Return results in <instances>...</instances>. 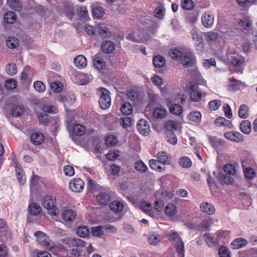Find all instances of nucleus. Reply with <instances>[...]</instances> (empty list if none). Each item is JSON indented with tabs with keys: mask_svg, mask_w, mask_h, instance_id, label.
<instances>
[{
	"mask_svg": "<svg viewBox=\"0 0 257 257\" xmlns=\"http://www.w3.org/2000/svg\"><path fill=\"white\" fill-rule=\"evenodd\" d=\"M34 235L37 237L38 243L44 247L46 249L55 252L57 248H59V245L56 244L52 241L49 237L42 231H36L35 232Z\"/></svg>",
	"mask_w": 257,
	"mask_h": 257,
	"instance_id": "nucleus-1",
	"label": "nucleus"
},
{
	"mask_svg": "<svg viewBox=\"0 0 257 257\" xmlns=\"http://www.w3.org/2000/svg\"><path fill=\"white\" fill-rule=\"evenodd\" d=\"M63 242L67 244L70 247H77L70 250V253L75 257H78L81 251L79 247H84L86 245V243L84 241L78 238H66L64 239Z\"/></svg>",
	"mask_w": 257,
	"mask_h": 257,
	"instance_id": "nucleus-2",
	"label": "nucleus"
},
{
	"mask_svg": "<svg viewBox=\"0 0 257 257\" xmlns=\"http://www.w3.org/2000/svg\"><path fill=\"white\" fill-rule=\"evenodd\" d=\"M42 206L48 211L51 216H56L59 213L55 198L51 196H46L42 201Z\"/></svg>",
	"mask_w": 257,
	"mask_h": 257,
	"instance_id": "nucleus-3",
	"label": "nucleus"
},
{
	"mask_svg": "<svg viewBox=\"0 0 257 257\" xmlns=\"http://www.w3.org/2000/svg\"><path fill=\"white\" fill-rule=\"evenodd\" d=\"M97 93L99 96V104L101 109H106L111 105V98L109 92L103 87L97 89Z\"/></svg>",
	"mask_w": 257,
	"mask_h": 257,
	"instance_id": "nucleus-4",
	"label": "nucleus"
},
{
	"mask_svg": "<svg viewBox=\"0 0 257 257\" xmlns=\"http://www.w3.org/2000/svg\"><path fill=\"white\" fill-rule=\"evenodd\" d=\"M190 34L193 41L195 42V47L196 50L202 53L204 50V42L203 39V33L199 30L194 28L190 31Z\"/></svg>",
	"mask_w": 257,
	"mask_h": 257,
	"instance_id": "nucleus-5",
	"label": "nucleus"
},
{
	"mask_svg": "<svg viewBox=\"0 0 257 257\" xmlns=\"http://www.w3.org/2000/svg\"><path fill=\"white\" fill-rule=\"evenodd\" d=\"M146 31L144 29H139L129 33L126 39L136 43H142L147 40L145 37Z\"/></svg>",
	"mask_w": 257,
	"mask_h": 257,
	"instance_id": "nucleus-6",
	"label": "nucleus"
},
{
	"mask_svg": "<svg viewBox=\"0 0 257 257\" xmlns=\"http://www.w3.org/2000/svg\"><path fill=\"white\" fill-rule=\"evenodd\" d=\"M168 194L167 191H157L155 195V201L154 203V208L158 211H160L162 209L164 203L163 199L165 198Z\"/></svg>",
	"mask_w": 257,
	"mask_h": 257,
	"instance_id": "nucleus-7",
	"label": "nucleus"
},
{
	"mask_svg": "<svg viewBox=\"0 0 257 257\" xmlns=\"http://www.w3.org/2000/svg\"><path fill=\"white\" fill-rule=\"evenodd\" d=\"M189 88L190 90V98L192 101L199 102L201 100L202 94L199 90L197 84L190 83Z\"/></svg>",
	"mask_w": 257,
	"mask_h": 257,
	"instance_id": "nucleus-8",
	"label": "nucleus"
},
{
	"mask_svg": "<svg viewBox=\"0 0 257 257\" xmlns=\"http://www.w3.org/2000/svg\"><path fill=\"white\" fill-rule=\"evenodd\" d=\"M180 60L183 65L187 67L194 66L196 62L195 55L191 52L183 53Z\"/></svg>",
	"mask_w": 257,
	"mask_h": 257,
	"instance_id": "nucleus-9",
	"label": "nucleus"
},
{
	"mask_svg": "<svg viewBox=\"0 0 257 257\" xmlns=\"http://www.w3.org/2000/svg\"><path fill=\"white\" fill-rule=\"evenodd\" d=\"M96 200L97 202L102 205H106L110 201V191L109 188H105L101 190L99 193L96 196Z\"/></svg>",
	"mask_w": 257,
	"mask_h": 257,
	"instance_id": "nucleus-10",
	"label": "nucleus"
},
{
	"mask_svg": "<svg viewBox=\"0 0 257 257\" xmlns=\"http://www.w3.org/2000/svg\"><path fill=\"white\" fill-rule=\"evenodd\" d=\"M109 207L115 213L125 211L127 209L126 204L122 200L113 201L109 204Z\"/></svg>",
	"mask_w": 257,
	"mask_h": 257,
	"instance_id": "nucleus-11",
	"label": "nucleus"
},
{
	"mask_svg": "<svg viewBox=\"0 0 257 257\" xmlns=\"http://www.w3.org/2000/svg\"><path fill=\"white\" fill-rule=\"evenodd\" d=\"M139 132L144 136H147L150 132V125L149 123L145 119H140L137 125Z\"/></svg>",
	"mask_w": 257,
	"mask_h": 257,
	"instance_id": "nucleus-12",
	"label": "nucleus"
},
{
	"mask_svg": "<svg viewBox=\"0 0 257 257\" xmlns=\"http://www.w3.org/2000/svg\"><path fill=\"white\" fill-rule=\"evenodd\" d=\"M84 183L80 178H75L71 180L69 183V188L71 191L74 192H80L84 188Z\"/></svg>",
	"mask_w": 257,
	"mask_h": 257,
	"instance_id": "nucleus-13",
	"label": "nucleus"
},
{
	"mask_svg": "<svg viewBox=\"0 0 257 257\" xmlns=\"http://www.w3.org/2000/svg\"><path fill=\"white\" fill-rule=\"evenodd\" d=\"M224 137L227 140L236 143L241 142L244 139V136L238 132H228L225 133Z\"/></svg>",
	"mask_w": 257,
	"mask_h": 257,
	"instance_id": "nucleus-14",
	"label": "nucleus"
},
{
	"mask_svg": "<svg viewBox=\"0 0 257 257\" xmlns=\"http://www.w3.org/2000/svg\"><path fill=\"white\" fill-rule=\"evenodd\" d=\"M203 25L206 28H210L212 26L214 21L213 14L209 11L205 12L201 18Z\"/></svg>",
	"mask_w": 257,
	"mask_h": 257,
	"instance_id": "nucleus-15",
	"label": "nucleus"
},
{
	"mask_svg": "<svg viewBox=\"0 0 257 257\" xmlns=\"http://www.w3.org/2000/svg\"><path fill=\"white\" fill-rule=\"evenodd\" d=\"M12 160L15 164V167L18 181L20 184L23 185L26 182V177L24 175V171L20 164L16 160L15 157L12 159Z\"/></svg>",
	"mask_w": 257,
	"mask_h": 257,
	"instance_id": "nucleus-16",
	"label": "nucleus"
},
{
	"mask_svg": "<svg viewBox=\"0 0 257 257\" xmlns=\"http://www.w3.org/2000/svg\"><path fill=\"white\" fill-rule=\"evenodd\" d=\"M157 160L163 165H169L171 163V157L166 152H159L157 154Z\"/></svg>",
	"mask_w": 257,
	"mask_h": 257,
	"instance_id": "nucleus-17",
	"label": "nucleus"
},
{
	"mask_svg": "<svg viewBox=\"0 0 257 257\" xmlns=\"http://www.w3.org/2000/svg\"><path fill=\"white\" fill-rule=\"evenodd\" d=\"M59 99L66 106L67 104H72L75 102V96L73 93L68 92L64 95H61Z\"/></svg>",
	"mask_w": 257,
	"mask_h": 257,
	"instance_id": "nucleus-18",
	"label": "nucleus"
},
{
	"mask_svg": "<svg viewBox=\"0 0 257 257\" xmlns=\"http://www.w3.org/2000/svg\"><path fill=\"white\" fill-rule=\"evenodd\" d=\"M190 74L193 79L198 82V84L205 85L206 84V81L202 77L197 68L195 67L192 70Z\"/></svg>",
	"mask_w": 257,
	"mask_h": 257,
	"instance_id": "nucleus-19",
	"label": "nucleus"
},
{
	"mask_svg": "<svg viewBox=\"0 0 257 257\" xmlns=\"http://www.w3.org/2000/svg\"><path fill=\"white\" fill-rule=\"evenodd\" d=\"M76 217V212L72 209H66L62 213V217L65 222L74 221Z\"/></svg>",
	"mask_w": 257,
	"mask_h": 257,
	"instance_id": "nucleus-20",
	"label": "nucleus"
},
{
	"mask_svg": "<svg viewBox=\"0 0 257 257\" xmlns=\"http://www.w3.org/2000/svg\"><path fill=\"white\" fill-rule=\"evenodd\" d=\"M201 210L208 215H212L215 212L214 206L208 202H203L200 206Z\"/></svg>",
	"mask_w": 257,
	"mask_h": 257,
	"instance_id": "nucleus-21",
	"label": "nucleus"
},
{
	"mask_svg": "<svg viewBox=\"0 0 257 257\" xmlns=\"http://www.w3.org/2000/svg\"><path fill=\"white\" fill-rule=\"evenodd\" d=\"M247 241L243 238H238L234 239L231 243L230 246L233 249H237L246 245Z\"/></svg>",
	"mask_w": 257,
	"mask_h": 257,
	"instance_id": "nucleus-22",
	"label": "nucleus"
},
{
	"mask_svg": "<svg viewBox=\"0 0 257 257\" xmlns=\"http://www.w3.org/2000/svg\"><path fill=\"white\" fill-rule=\"evenodd\" d=\"M160 164L161 162L158 160L151 159L149 161V166L152 169L159 172H165L166 167H162Z\"/></svg>",
	"mask_w": 257,
	"mask_h": 257,
	"instance_id": "nucleus-23",
	"label": "nucleus"
},
{
	"mask_svg": "<svg viewBox=\"0 0 257 257\" xmlns=\"http://www.w3.org/2000/svg\"><path fill=\"white\" fill-rule=\"evenodd\" d=\"M31 141L32 144L39 145L44 141V137L42 133L36 132L31 135Z\"/></svg>",
	"mask_w": 257,
	"mask_h": 257,
	"instance_id": "nucleus-24",
	"label": "nucleus"
},
{
	"mask_svg": "<svg viewBox=\"0 0 257 257\" xmlns=\"http://www.w3.org/2000/svg\"><path fill=\"white\" fill-rule=\"evenodd\" d=\"M86 132L85 127L79 123H76L73 126L72 134L77 136H82Z\"/></svg>",
	"mask_w": 257,
	"mask_h": 257,
	"instance_id": "nucleus-25",
	"label": "nucleus"
},
{
	"mask_svg": "<svg viewBox=\"0 0 257 257\" xmlns=\"http://www.w3.org/2000/svg\"><path fill=\"white\" fill-rule=\"evenodd\" d=\"M74 64L78 68H84L87 65L86 58L83 55H78L74 59Z\"/></svg>",
	"mask_w": 257,
	"mask_h": 257,
	"instance_id": "nucleus-26",
	"label": "nucleus"
},
{
	"mask_svg": "<svg viewBox=\"0 0 257 257\" xmlns=\"http://www.w3.org/2000/svg\"><path fill=\"white\" fill-rule=\"evenodd\" d=\"M102 51L106 54L112 53L114 49V43L110 41H105L101 45Z\"/></svg>",
	"mask_w": 257,
	"mask_h": 257,
	"instance_id": "nucleus-27",
	"label": "nucleus"
},
{
	"mask_svg": "<svg viewBox=\"0 0 257 257\" xmlns=\"http://www.w3.org/2000/svg\"><path fill=\"white\" fill-rule=\"evenodd\" d=\"M188 118L192 122L198 123L201 120L202 114L199 111H192L189 113Z\"/></svg>",
	"mask_w": 257,
	"mask_h": 257,
	"instance_id": "nucleus-28",
	"label": "nucleus"
},
{
	"mask_svg": "<svg viewBox=\"0 0 257 257\" xmlns=\"http://www.w3.org/2000/svg\"><path fill=\"white\" fill-rule=\"evenodd\" d=\"M239 127L240 131L244 134H249L251 130V123L248 120H242Z\"/></svg>",
	"mask_w": 257,
	"mask_h": 257,
	"instance_id": "nucleus-29",
	"label": "nucleus"
},
{
	"mask_svg": "<svg viewBox=\"0 0 257 257\" xmlns=\"http://www.w3.org/2000/svg\"><path fill=\"white\" fill-rule=\"evenodd\" d=\"M175 249L179 257H184L185 255V248L184 243L182 239L180 240L179 241L174 243Z\"/></svg>",
	"mask_w": 257,
	"mask_h": 257,
	"instance_id": "nucleus-30",
	"label": "nucleus"
},
{
	"mask_svg": "<svg viewBox=\"0 0 257 257\" xmlns=\"http://www.w3.org/2000/svg\"><path fill=\"white\" fill-rule=\"evenodd\" d=\"M169 110L170 112L176 115H180L183 110L182 105L179 104L173 103L170 105Z\"/></svg>",
	"mask_w": 257,
	"mask_h": 257,
	"instance_id": "nucleus-31",
	"label": "nucleus"
},
{
	"mask_svg": "<svg viewBox=\"0 0 257 257\" xmlns=\"http://www.w3.org/2000/svg\"><path fill=\"white\" fill-rule=\"evenodd\" d=\"M41 210V207L38 204L32 203L29 205L28 212L32 215L36 216L38 215Z\"/></svg>",
	"mask_w": 257,
	"mask_h": 257,
	"instance_id": "nucleus-32",
	"label": "nucleus"
},
{
	"mask_svg": "<svg viewBox=\"0 0 257 257\" xmlns=\"http://www.w3.org/2000/svg\"><path fill=\"white\" fill-rule=\"evenodd\" d=\"M179 164L184 168H189L192 166L191 159L187 156H182L178 159Z\"/></svg>",
	"mask_w": 257,
	"mask_h": 257,
	"instance_id": "nucleus-33",
	"label": "nucleus"
},
{
	"mask_svg": "<svg viewBox=\"0 0 257 257\" xmlns=\"http://www.w3.org/2000/svg\"><path fill=\"white\" fill-rule=\"evenodd\" d=\"M25 110L23 105H14L12 107V113L14 116H19L24 112Z\"/></svg>",
	"mask_w": 257,
	"mask_h": 257,
	"instance_id": "nucleus-34",
	"label": "nucleus"
},
{
	"mask_svg": "<svg viewBox=\"0 0 257 257\" xmlns=\"http://www.w3.org/2000/svg\"><path fill=\"white\" fill-rule=\"evenodd\" d=\"M214 124L216 126H226L229 127L232 126V124L229 120L223 117H219L214 121Z\"/></svg>",
	"mask_w": 257,
	"mask_h": 257,
	"instance_id": "nucleus-35",
	"label": "nucleus"
},
{
	"mask_svg": "<svg viewBox=\"0 0 257 257\" xmlns=\"http://www.w3.org/2000/svg\"><path fill=\"white\" fill-rule=\"evenodd\" d=\"M93 16L97 19L101 18L104 14V10L101 6H94L92 9Z\"/></svg>",
	"mask_w": 257,
	"mask_h": 257,
	"instance_id": "nucleus-36",
	"label": "nucleus"
},
{
	"mask_svg": "<svg viewBox=\"0 0 257 257\" xmlns=\"http://www.w3.org/2000/svg\"><path fill=\"white\" fill-rule=\"evenodd\" d=\"M135 169L140 173H144L147 171V166L142 161L139 160L135 162L134 165Z\"/></svg>",
	"mask_w": 257,
	"mask_h": 257,
	"instance_id": "nucleus-37",
	"label": "nucleus"
},
{
	"mask_svg": "<svg viewBox=\"0 0 257 257\" xmlns=\"http://www.w3.org/2000/svg\"><path fill=\"white\" fill-rule=\"evenodd\" d=\"M93 60L94 66L96 69L101 70L105 67V62L102 58L95 56Z\"/></svg>",
	"mask_w": 257,
	"mask_h": 257,
	"instance_id": "nucleus-38",
	"label": "nucleus"
},
{
	"mask_svg": "<svg viewBox=\"0 0 257 257\" xmlns=\"http://www.w3.org/2000/svg\"><path fill=\"white\" fill-rule=\"evenodd\" d=\"M16 19V15L14 12L9 11L4 14V21L6 23L13 24Z\"/></svg>",
	"mask_w": 257,
	"mask_h": 257,
	"instance_id": "nucleus-39",
	"label": "nucleus"
},
{
	"mask_svg": "<svg viewBox=\"0 0 257 257\" xmlns=\"http://www.w3.org/2000/svg\"><path fill=\"white\" fill-rule=\"evenodd\" d=\"M134 123V121L128 116L120 118L119 119L120 125L125 129L130 127Z\"/></svg>",
	"mask_w": 257,
	"mask_h": 257,
	"instance_id": "nucleus-40",
	"label": "nucleus"
},
{
	"mask_svg": "<svg viewBox=\"0 0 257 257\" xmlns=\"http://www.w3.org/2000/svg\"><path fill=\"white\" fill-rule=\"evenodd\" d=\"M166 114V110L161 107L155 108L153 112L154 117L157 119H162L164 118Z\"/></svg>",
	"mask_w": 257,
	"mask_h": 257,
	"instance_id": "nucleus-41",
	"label": "nucleus"
},
{
	"mask_svg": "<svg viewBox=\"0 0 257 257\" xmlns=\"http://www.w3.org/2000/svg\"><path fill=\"white\" fill-rule=\"evenodd\" d=\"M97 30L99 35L102 38H107L111 35L110 32L104 25H101Z\"/></svg>",
	"mask_w": 257,
	"mask_h": 257,
	"instance_id": "nucleus-42",
	"label": "nucleus"
},
{
	"mask_svg": "<svg viewBox=\"0 0 257 257\" xmlns=\"http://www.w3.org/2000/svg\"><path fill=\"white\" fill-rule=\"evenodd\" d=\"M165 126L167 131H176L178 127V122L176 120H169L166 122Z\"/></svg>",
	"mask_w": 257,
	"mask_h": 257,
	"instance_id": "nucleus-43",
	"label": "nucleus"
},
{
	"mask_svg": "<svg viewBox=\"0 0 257 257\" xmlns=\"http://www.w3.org/2000/svg\"><path fill=\"white\" fill-rule=\"evenodd\" d=\"M164 212L167 215L169 216H173L176 214L177 212L176 207L173 204H168L165 207Z\"/></svg>",
	"mask_w": 257,
	"mask_h": 257,
	"instance_id": "nucleus-44",
	"label": "nucleus"
},
{
	"mask_svg": "<svg viewBox=\"0 0 257 257\" xmlns=\"http://www.w3.org/2000/svg\"><path fill=\"white\" fill-rule=\"evenodd\" d=\"M120 110L123 114L129 115L132 113L133 107L131 103L124 102L121 106Z\"/></svg>",
	"mask_w": 257,
	"mask_h": 257,
	"instance_id": "nucleus-45",
	"label": "nucleus"
},
{
	"mask_svg": "<svg viewBox=\"0 0 257 257\" xmlns=\"http://www.w3.org/2000/svg\"><path fill=\"white\" fill-rule=\"evenodd\" d=\"M6 73L11 76L14 75L17 73L18 70L16 64L14 63H12L8 64L6 66Z\"/></svg>",
	"mask_w": 257,
	"mask_h": 257,
	"instance_id": "nucleus-46",
	"label": "nucleus"
},
{
	"mask_svg": "<svg viewBox=\"0 0 257 257\" xmlns=\"http://www.w3.org/2000/svg\"><path fill=\"white\" fill-rule=\"evenodd\" d=\"M153 64L155 67H162L165 64V60L163 56L158 55L154 57Z\"/></svg>",
	"mask_w": 257,
	"mask_h": 257,
	"instance_id": "nucleus-47",
	"label": "nucleus"
},
{
	"mask_svg": "<svg viewBox=\"0 0 257 257\" xmlns=\"http://www.w3.org/2000/svg\"><path fill=\"white\" fill-rule=\"evenodd\" d=\"M166 134L167 142L173 145L177 144V139L173 131H167Z\"/></svg>",
	"mask_w": 257,
	"mask_h": 257,
	"instance_id": "nucleus-48",
	"label": "nucleus"
},
{
	"mask_svg": "<svg viewBox=\"0 0 257 257\" xmlns=\"http://www.w3.org/2000/svg\"><path fill=\"white\" fill-rule=\"evenodd\" d=\"M238 115L240 118H246L248 115V107L245 104L240 106L238 110Z\"/></svg>",
	"mask_w": 257,
	"mask_h": 257,
	"instance_id": "nucleus-49",
	"label": "nucleus"
},
{
	"mask_svg": "<svg viewBox=\"0 0 257 257\" xmlns=\"http://www.w3.org/2000/svg\"><path fill=\"white\" fill-rule=\"evenodd\" d=\"M244 175L246 178L251 180L255 175V172L253 169L250 167H248L243 169Z\"/></svg>",
	"mask_w": 257,
	"mask_h": 257,
	"instance_id": "nucleus-50",
	"label": "nucleus"
},
{
	"mask_svg": "<svg viewBox=\"0 0 257 257\" xmlns=\"http://www.w3.org/2000/svg\"><path fill=\"white\" fill-rule=\"evenodd\" d=\"M76 233L81 237H85L89 234V230L86 226H79L77 228Z\"/></svg>",
	"mask_w": 257,
	"mask_h": 257,
	"instance_id": "nucleus-51",
	"label": "nucleus"
},
{
	"mask_svg": "<svg viewBox=\"0 0 257 257\" xmlns=\"http://www.w3.org/2000/svg\"><path fill=\"white\" fill-rule=\"evenodd\" d=\"M92 234L96 237H101L104 233L103 229L101 226H97L91 228Z\"/></svg>",
	"mask_w": 257,
	"mask_h": 257,
	"instance_id": "nucleus-52",
	"label": "nucleus"
},
{
	"mask_svg": "<svg viewBox=\"0 0 257 257\" xmlns=\"http://www.w3.org/2000/svg\"><path fill=\"white\" fill-rule=\"evenodd\" d=\"M6 44L8 47L13 49L16 48L19 45V40L15 37H9L6 41Z\"/></svg>",
	"mask_w": 257,
	"mask_h": 257,
	"instance_id": "nucleus-53",
	"label": "nucleus"
},
{
	"mask_svg": "<svg viewBox=\"0 0 257 257\" xmlns=\"http://www.w3.org/2000/svg\"><path fill=\"white\" fill-rule=\"evenodd\" d=\"M182 54L183 53L177 48L171 50L169 53V56L174 59L180 60Z\"/></svg>",
	"mask_w": 257,
	"mask_h": 257,
	"instance_id": "nucleus-54",
	"label": "nucleus"
},
{
	"mask_svg": "<svg viewBox=\"0 0 257 257\" xmlns=\"http://www.w3.org/2000/svg\"><path fill=\"white\" fill-rule=\"evenodd\" d=\"M7 4L10 8L15 11H20L21 6L19 0H7Z\"/></svg>",
	"mask_w": 257,
	"mask_h": 257,
	"instance_id": "nucleus-55",
	"label": "nucleus"
},
{
	"mask_svg": "<svg viewBox=\"0 0 257 257\" xmlns=\"http://www.w3.org/2000/svg\"><path fill=\"white\" fill-rule=\"evenodd\" d=\"M161 238V236L159 235L153 233L149 235L148 239L151 244L156 245L160 242Z\"/></svg>",
	"mask_w": 257,
	"mask_h": 257,
	"instance_id": "nucleus-56",
	"label": "nucleus"
},
{
	"mask_svg": "<svg viewBox=\"0 0 257 257\" xmlns=\"http://www.w3.org/2000/svg\"><path fill=\"white\" fill-rule=\"evenodd\" d=\"M117 138L113 135H109L105 139V144L107 146H114L117 144Z\"/></svg>",
	"mask_w": 257,
	"mask_h": 257,
	"instance_id": "nucleus-57",
	"label": "nucleus"
},
{
	"mask_svg": "<svg viewBox=\"0 0 257 257\" xmlns=\"http://www.w3.org/2000/svg\"><path fill=\"white\" fill-rule=\"evenodd\" d=\"M228 59L230 60V63L235 67H239L242 64V61L237 56H228Z\"/></svg>",
	"mask_w": 257,
	"mask_h": 257,
	"instance_id": "nucleus-58",
	"label": "nucleus"
},
{
	"mask_svg": "<svg viewBox=\"0 0 257 257\" xmlns=\"http://www.w3.org/2000/svg\"><path fill=\"white\" fill-rule=\"evenodd\" d=\"M17 86V81L13 79L7 80L5 83V86L7 90H12L16 88Z\"/></svg>",
	"mask_w": 257,
	"mask_h": 257,
	"instance_id": "nucleus-59",
	"label": "nucleus"
},
{
	"mask_svg": "<svg viewBox=\"0 0 257 257\" xmlns=\"http://www.w3.org/2000/svg\"><path fill=\"white\" fill-rule=\"evenodd\" d=\"M76 77L80 80L79 82H77L79 85H85L89 81L88 77L82 73H78Z\"/></svg>",
	"mask_w": 257,
	"mask_h": 257,
	"instance_id": "nucleus-60",
	"label": "nucleus"
},
{
	"mask_svg": "<svg viewBox=\"0 0 257 257\" xmlns=\"http://www.w3.org/2000/svg\"><path fill=\"white\" fill-rule=\"evenodd\" d=\"M167 235L169 237V239L173 241L174 243L178 242L180 240L182 239L180 235L176 231H170L168 232Z\"/></svg>",
	"mask_w": 257,
	"mask_h": 257,
	"instance_id": "nucleus-61",
	"label": "nucleus"
},
{
	"mask_svg": "<svg viewBox=\"0 0 257 257\" xmlns=\"http://www.w3.org/2000/svg\"><path fill=\"white\" fill-rule=\"evenodd\" d=\"M84 31L88 35L91 36L96 34L97 32V29L94 27L88 24L85 25Z\"/></svg>",
	"mask_w": 257,
	"mask_h": 257,
	"instance_id": "nucleus-62",
	"label": "nucleus"
},
{
	"mask_svg": "<svg viewBox=\"0 0 257 257\" xmlns=\"http://www.w3.org/2000/svg\"><path fill=\"white\" fill-rule=\"evenodd\" d=\"M221 105V101L218 99H215L210 101L208 103V107L211 110L217 109Z\"/></svg>",
	"mask_w": 257,
	"mask_h": 257,
	"instance_id": "nucleus-63",
	"label": "nucleus"
},
{
	"mask_svg": "<svg viewBox=\"0 0 257 257\" xmlns=\"http://www.w3.org/2000/svg\"><path fill=\"white\" fill-rule=\"evenodd\" d=\"M181 6L186 10H191L194 6V3L192 0H182Z\"/></svg>",
	"mask_w": 257,
	"mask_h": 257,
	"instance_id": "nucleus-64",
	"label": "nucleus"
}]
</instances>
